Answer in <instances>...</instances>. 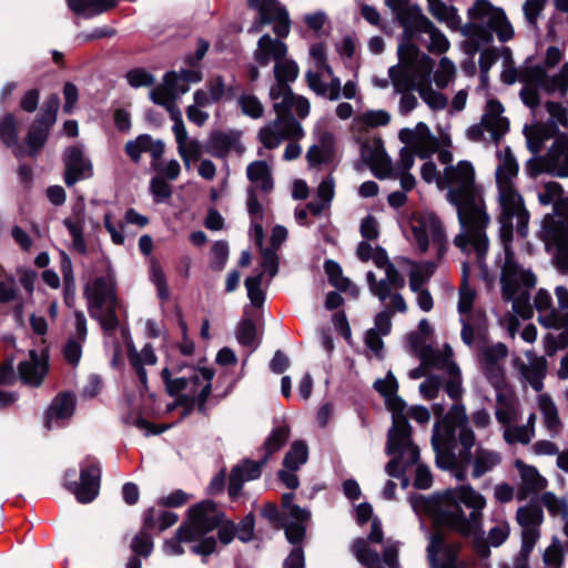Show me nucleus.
I'll return each instance as SVG.
<instances>
[{
    "label": "nucleus",
    "mask_w": 568,
    "mask_h": 568,
    "mask_svg": "<svg viewBox=\"0 0 568 568\" xmlns=\"http://www.w3.org/2000/svg\"><path fill=\"white\" fill-rule=\"evenodd\" d=\"M101 469L97 462L87 460L81 465L80 481H77V470L69 469L64 475V486L81 504L95 499L100 489Z\"/></svg>",
    "instance_id": "nucleus-17"
},
{
    "label": "nucleus",
    "mask_w": 568,
    "mask_h": 568,
    "mask_svg": "<svg viewBox=\"0 0 568 568\" xmlns=\"http://www.w3.org/2000/svg\"><path fill=\"white\" fill-rule=\"evenodd\" d=\"M497 407L495 410L496 419L504 427L517 423L520 419V408L518 400L507 388L495 389Z\"/></svg>",
    "instance_id": "nucleus-39"
},
{
    "label": "nucleus",
    "mask_w": 568,
    "mask_h": 568,
    "mask_svg": "<svg viewBox=\"0 0 568 568\" xmlns=\"http://www.w3.org/2000/svg\"><path fill=\"white\" fill-rule=\"evenodd\" d=\"M90 315H99L101 308L115 306V282L111 273L97 277L84 288Z\"/></svg>",
    "instance_id": "nucleus-25"
},
{
    "label": "nucleus",
    "mask_w": 568,
    "mask_h": 568,
    "mask_svg": "<svg viewBox=\"0 0 568 568\" xmlns=\"http://www.w3.org/2000/svg\"><path fill=\"white\" fill-rule=\"evenodd\" d=\"M516 467L519 470L526 491L538 493L546 488L547 480L539 474L536 467L526 465L520 460L516 462Z\"/></svg>",
    "instance_id": "nucleus-50"
},
{
    "label": "nucleus",
    "mask_w": 568,
    "mask_h": 568,
    "mask_svg": "<svg viewBox=\"0 0 568 568\" xmlns=\"http://www.w3.org/2000/svg\"><path fill=\"white\" fill-rule=\"evenodd\" d=\"M48 368L47 356L43 353L38 354L37 351L31 349L28 358L19 363L18 373L24 384L37 387L42 383Z\"/></svg>",
    "instance_id": "nucleus-35"
},
{
    "label": "nucleus",
    "mask_w": 568,
    "mask_h": 568,
    "mask_svg": "<svg viewBox=\"0 0 568 568\" xmlns=\"http://www.w3.org/2000/svg\"><path fill=\"white\" fill-rule=\"evenodd\" d=\"M476 293L468 285L467 280V264H464L463 267V282L459 287V301H458V312L460 314V318L463 316H471L470 311L475 301Z\"/></svg>",
    "instance_id": "nucleus-56"
},
{
    "label": "nucleus",
    "mask_w": 568,
    "mask_h": 568,
    "mask_svg": "<svg viewBox=\"0 0 568 568\" xmlns=\"http://www.w3.org/2000/svg\"><path fill=\"white\" fill-rule=\"evenodd\" d=\"M266 462L263 458L258 462L246 459L236 465L230 475L229 479V494L232 498L240 495L245 481L257 479L261 476L262 467Z\"/></svg>",
    "instance_id": "nucleus-37"
},
{
    "label": "nucleus",
    "mask_w": 568,
    "mask_h": 568,
    "mask_svg": "<svg viewBox=\"0 0 568 568\" xmlns=\"http://www.w3.org/2000/svg\"><path fill=\"white\" fill-rule=\"evenodd\" d=\"M290 434L291 429L287 425H278L272 429L261 448L263 462H267L274 453L285 445Z\"/></svg>",
    "instance_id": "nucleus-48"
},
{
    "label": "nucleus",
    "mask_w": 568,
    "mask_h": 568,
    "mask_svg": "<svg viewBox=\"0 0 568 568\" xmlns=\"http://www.w3.org/2000/svg\"><path fill=\"white\" fill-rule=\"evenodd\" d=\"M415 152L409 148H402L399 151V158L396 163H393L392 160L384 152H379L376 155L374 163V174L378 179H386V175L389 173H406L414 166L415 163Z\"/></svg>",
    "instance_id": "nucleus-34"
},
{
    "label": "nucleus",
    "mask_w": 568,
    "mask_h": 568,
    "mask_svg": "<svg viewBox=\"0 0 568 568\" xmlns=\"http://www.w3.org/2000/svg\"><path fill=\"white\" fill-rule=\"evenodd\" d=\"M476 435L463 404H454L448 413L434 424L432 447L439 468H454L460 462L470 467L473 479L494 471L503 462L500 452L476 446Z\"/></svg>",
    "instance_id": "nucleus-4"
},
{
    "label": "nucleus",
    "mask_w": 568,
    "mask_h": 568,
    "mask_svg": "<svg viewBox=\"0 0 568 568\" xmlns=\"http://www.w3.org/2000/svg\"><path fill=\"white\" fill-rule=\"evenodd\" d=\"M436 264L433 262L414 263L408 277L412 292L420 291L435 272Z\"/></svg>",
    "instance_id": "nucleus-51"
},
{
    "label": "nucleus",
    "mask_w": 568,
    "mask_h": 568,
    "mask_svg": "<svg viewBox=\"0 0 568 568\" xmlns=\"http://www.w3.org/2000/svg\"><path fill=\"white\" fill-rule=\"evenodd\" d=\"M496 156L495 180L499 209L497 222L504 248V254L497 257L496 264L499 267L501 297L506 302H511L513 311L518 316L530 318V291L537 285V275L530 267L519 263L511 248L515 233L521 239L528 236L530 213L518 190L519 165L510 148L498 150Z\"/></svg>",
    "instance_id": "nucleus-1"
},
{
    "label": "nucleus",
    "mask_w": 568,
    "mask_h": 568,
    "mask_svg": "<svg viewBox=\"0 0 568 568\" xmlns=\"http://www.w3.org/2000/svg\"><path fill=\"white\" fill-rule=\"evenodd\" d=\"M298 65L294 60L287 57L281 59L273 68L275 83L288 84L295 81L298 77Z\"/></svg>",
    "instance_id": "nucleus-55"
},
{
    "label": "nucleus",
    "mask_w": 568,
    "mask_h": 568,
    "mask_svg": "<svg viewBox=\"0 0 568 568\" xmlns=\"http://www.w3.org/2000/svg\"><path fill=\"white\" fill-rule=\"evenodd\" d=\"M564 59V51L555 45L547 48L542 61L535 63L527 59L520 68H508L503 71L501 79L507 84L521 82L523 102L531 109L534 115L538 113L540 104L539 91L546 94L565 97L568 92V62L561 64L556 73L551 70Z\"/></svg>",
    "instance_id": "nucleus-6"
},
{
    "label": "nucleus",
    "mask_w": 568,
    "mask_h": 568,
    "mask_svg": "<svg viewBox=\"0 0 568 568\" xmlns=\"http://www.w3.org/2000/svg\"><path fill=\"white\" fill-rule=\"evenodd\" d=\"M190 87L176 71L165 73L163 82L150 91V99L159 105H170L175 99L186 93Z\"/></svg>",
    "instance_id": "nucleus-32"
},
{
    "label": "nucleus",
    "mask_w": 568,
    "mask_h": 568,
    "mask_svg": "<svg viewBox=\"0 0 568 568\" xmlns=\"http://www.w3.org/2000/svg\"><path fill=\"white\" fill-rule=\"evenodd\" d=\"M545 109L548 113L546 122H539L525 128L524 133L528 149L537 154L545 141L554 139L545 155L530 159L527 170L530 175L541 172L557 178H568V113L559 102H547Z\"/></svg>",
    "instance_id": "nucleus-5"
},
{
    "label": "nucleus",
    "mask_w": 568,
    "mask_h": 568,
    "mask_svg": "<svg viewBox=\"0 0 568 568\" xmlns=\"http://www.w3.org/2000/svg\"><path fill=\"white\" fill-rule=\"evenodd\" d=\"M503 113L504 106L499 101L488 100L480 122L467 129V138L475 142L498 143L509 130V121Z\"/></svg>",
    "instance_id": "nucleus-15"
},
{
    "label": "nucleus",
    "mask_w": 568,
    "mask_h": 568,
    "mask_svg": "<svg viewBox=\"0 0 568 568\" xmlns=\"http://www.w3.org/2000/svg\"><path fill=\"white\" fill-rule=\"evenodd\" d=\"M390 115L384 110H369L357 115L353 120V126L357 130L377 128L388 124Z\"/></svg>",
    "instance_id": "nucleus-52"
},
{
    "label": "nucleus",
    "mask_w": 568,
    "mask_h": 568,
    "mask_svg": "<svg viewBox=\"0 0 568 568\" xmlns=\"http://www.w3.org/2000/svg\"><path fill=\"white\" fill-rule=\"evenodd\" d=\"M487 500L470 484L448 488L430 497H419L413 501L415 510L427 513L438 527H443L462 537H473L477 554L486 558L489 547L501 546L509 537L507 520L500 519L489 528L484 539L483 511Z\"/></svg>",
    "instance_id": "nucleus-2"
},
{
    "label": "nucleus",
    "mask_w": 568,
    "mask_h": 568,
    "mask_svg": "<svg viewBox=\"0 0 568 568\" xmlns=\"http://www.w3.org/2000/svg\"><path fill=\"white\" fill-rule=\"evenodd\" d=\"M548 2L549 0H525L523 3V12L529 27L537 28L538 21L542 17Z\"/></svg>",
    "instance_id": "nucleus-62"
},
{
    "label": "nucleus",
    "mask_w": 568,
    "mask_h": 568,
    "mask_svg": "<svg viewBox=\"0 0 568 568\" xmlns=\"http://www.w3.org/2000/svg\"><path fill=\"white\" fill-rule=\"evenodd\" d=\"M248 7L257 11L262 23H273L277 37L285 38L291 30L288 12L277 0H247Z\"/></svg>",
    "instance_id": "nucleus-26"
},
{
    "label": "nucleus",
    "mask_w": 568,
    "mask_h": 568,
    "mask_svg": "<svg viewBox=\"0 0 568 568\" xmlns=\"http://www.w3.org/2000/svg\"><path fill=\"white\" fill-rule=\"evenodd\" d=\"M409 341L414 352L422 362L419 367L409 371L408 375L412 379L423 377L425 375L426 367L445 368L449 365L453 356V349L448 344H445L444 352H439L429 345H425L418 334H413L409 337Z\"/></svg>",
    "instance_id": "nucleus-21"
},
{
    "label": "nucleus",
    "mask_w": 568,
    "mask_h": 568,
    "mask_svg": "<svg viewBox=\"0 0 568 568\" xmlns=\"http://www.w3.org/2000/svg\"><path fill=\"white\" fill-rule=\"evenodd\" d=\"M439 185L447 187V200L455 206L459 222V233L454 237V245L464 254L474 256L487 278L486 256L489 250L487 227L490 215L481 189L475 183V171L470 162L459 161L447 166L439 180Z\"/></svg>",
    "instance_id": "nucleus-3"
},
{
    "label": "nucleus",
    "mask_w": 568,
    "mask_h": 568,
    "mask_svg": "<svg viewBox=\"0 0 568 568\" xmlns=\"http://www.w3.org/2000/svg\"><path fill=\"white\" fill-rule=\"evenodd\" d=\"M534 307L538 312V323L546 328H568V312L554 307L552 296L546 288H539L534 296Z\"/></svg>",
    "instance_id": "nucleus-29"
},
{
    "label": "nucleus",
    "mask_w": 568,
    "mask_h": 568,
    "mask_svg": "<svg viewBox=\"0 0 568 568\" xmlns=\"http://www.w3.org/2000/svg\"><path fill=\"white\" fill-rule=\"evenodd\" d=\"M150 281L156 287L158 297L166 302L170 298V291L163 268L158 261H153L150 266Z\"/></svg>",
    "instance_id": "nucleus-59"
},
{
    "label": "nucleus",
    "mask_w": 568,
    "mask_h": 568,
    "mask_svg": "<svg viewBox=\"0 0 568 568\" xmlns=\"http://www.w3.org/2000/svg\"><path fill=\"white\" fill-rule=\"evenodd\" d=\"M390 272L381 280H376L373 272L366 274L369 292L379 300L384 307H389L398 313H406L408 305L399 293L405 286V277L396 267H388Z\"/></svg>",
    "instance_id": "nucleus-14"
},
{
    "label": "nucleus",
    "mask_w": 568,
    "mask_h": 568,
    "mask_svg": "<svg viewBox=\"0 0 568 568\" xmlns=\"http://www.w3.org/2000/svg\"><path fill=\"white\" fill-rule=\"evenodd\" d=\"M260 142L268 150L277 148L284 140H298L304 136L301 123L294 116L276 115L257 133Z\"/></svg>",
    "instance_id": "nucleus-19"
},
{
    "label": "nucleus",
    "mask_w": 568,
    "mask_h": 568,
    "mask_svg": "<svg viewBox=\"0 0 568 568\" xmlns=\"http://www.w3.org/2000/svg\"><path fill=\"white\" fill-rule=\"evenodd\" d=\"M118 3V0H67L68 8L84 19L100 16Z\"/></svg>",
    "instance_id": "nucleus-42"
},
{
    "label": "nucleus",
    "mask_w": 568,
    "mask_h": 568,
    "mask_svg": "<svg viewBox=\"0 0 568 568\" xmlns=\"http://www.w3.org/2000/svg\"><path fill=\"white\" fill-rule=\"evenodd\" d=\"M178 518L179 516L173 511H158L154 508H149L143 515V527L148 530L158 528L162 531L173 526L178 521Z\"/></svg>",
    "instance_id": "nucleus-49"
},
{
    "label": "nucleus",
    "mask_w": 568,
    "mask_h": 568,
    "mask_svg": "<svg viewBox=\"0 0 568 568\" xmlns=\"http://www.w3.org/2000/svg\"><path fill=\"white\" fill-rule=\"evenodd\" d=\"M369 544L364 538H357L351 546V552L366 568H385L381 561L379 554L372 549Z\"/></svg>",
    "instance_id": "nucleus-45"
},
{
    "label": "nucleus",
    "mask_w": 568,
    "mask_h": 568,
    "mask_svg": "<svg viewBox=\"0 0 568 568\" xmlns=\"http://www.w3.org/2000/svg\"><path fill=\"white\" fill-rule=\"evenodd\" d=\"M462 323V339L463 342L471 347L476 339L484 337V328L479 323H475L473 316H463Z\"/></svg>",
    "instance_id": "nucleus-61"
},
{
    "label": "nucleus",
    "mask_w": 568,
    "mask_h": 568,
    "mask_svg": "<svg viewBox=\"0 0 568 568\" xmlns=\"http://www.w3.org/2000/svg\"><path fill=\"white\" fill-rule=\"evenodd\" d=\"M516 519L521 527V552L530 554L540 537L539 526L544 520L540 505L530 503L519 507Z\"/></svg>",
    "instance_id": "nucleus-23"
},
{
    "label": "nucleus",
    "mask_w": 568,
    "mask_h": 568,
    "mask_svg": "<svg viewBox=\"0 0 568 568\" xmlns=\"http://www.w3.org/2000/svg\"><path fill=\"white\" fill-rule=\"evenodd\" d=\"M263 281V272H258L254 276H248L245 278L244 284L247 290V296L253 306L260 307L263 305L265 301V294L261 288Z\"/></svg>",
    "instance_id": "nucleus-63"
},
{
    "label": "nucleus",
    "mask_w": 568,
    "mask_h": 568,
    "mask_svg": "<svg viewBox=\"0 0 568 568\" xmlns=\"http://www.w3.org/2000/svg\"><path fill=\"white\" fill-rule=\"evenodd\" d=\"M456 67L453 61L444 57L439 60L437 69L434 71V82L438 89L447 88L456 78Z\"/></svg>",
    "instance_id": "nucleus-57"
},
{
    "label": "nucleus",
    "mask_w": 568,
    "mask_h": 568,
    "mask_svg": "<svg viewBox=\"0 0 568 568\" xmlns=\"http://www.w3.org/2000/svg\"><path fill=\"white\" fill-rule=\"evenodd\" d=\"M307 458L308 447L306 443L304 440H295L284 457L283 466L288 470H297L307 462Z\"/></svg>",
    "instance_id": "nucleus-54"
},
{
    "label": "nucleus",
    "mask_w": 568,
    "mask_h": 568,
    "mask_svg": "<svg viewBox=\"0 0 568 568\" xmlns=\"http://www.w3.org/2000/svg\"><path fill=\"white\" fill-rule=\"evenodd\" d=\"M386 4L403 27V39L399 44L425 43L432 53H444L449 49L446 36L423 13L418 6L408 4V0H386Z\"/></svg>",
    "instance_id": "nucleus-10"
},
{
    "label": "nucleus",
    "mask_w": 568,
    "mask_h": 568,
    "mask_svg": "<svg viewBox=\"0 0 568 568\" xmlns=\"http://www.w3.org/2000/svg\"><path fill=\"white\" fill-rule=\"evenodd\" d=\"M428 11L436 20L445 23L450 30H462V19L457 13L456 8L447 6L442 0H436L428 3Z\"/></svg>",
    "instance_id": "nucleus-47"
},
{
    "label": "nucleus",
    "mask_w": 568,
    "mask_h": 568,
    "mask_svg": "<svg viewBox=\"0 0 568 568\" xmlns=\"http://www.w3.org/2000/svg\"><path fill=\"white\" fill-rule=\"evenodd\" d=\"M508 353L507 345L501 342L484 344L478 348L480 372L494 389L507 388L505 361Z\"/></svg>",
    "instance_id": "nucleus-16"
},
{
    "label": "nucleus",
    "mask_w": 568,
    "mask_h": 568,
    "mask_svg": "<svg viewBox=\"0 0 568 568\" xmlns=\"http://www.w3.org/2000/svg\"><path fill=\"white\" fill-rule=\"evenodd\" d=\"M75 396L69 392L59 393L51 402L44 416V427L50 430L62 427L73 416Z\"/></svg>",
    "instance_id": "nucleus-33"
},
{
    "label": "nucleus",
    "mask_w": 568,
    "mask_h": 568,
    "mask_svg": "<svg viewBox=\"0 0 568 568\" xmlns=\"http://www.w3.org/2000/svg\"><path fill=\"white\" fill-rule=\"evenodd\" d=\"M268 97L276 115L293 116L292 112L294 111L300 119H304L310 113V101L302 95L294 94L290 84H272Z\"/></svg>",
    "instance_id": "nucleus-20"
},
{
    "label": "nucleus",
    "mask_w": 568,
    "mask_h": 568,
    "mask_svg": "<svg viewBox=\"0 0 568 568\" xmlns=\"http://www.w3.org/2000/svg\"><path fill=\"white\" fill-rule=\"evenodd\" d=\"M413 239L420 253H425L432 240L439 246H445L446 232L439 217L433 212L414 213L409 221Z\"/></svg>",
    "instance_id": "nucleus-18"
},
{
    "label": "nucleus",
    "mask_w": 568,
    "mask_h": 568,
    "mask_svg": "<svg viewBox=\"0 0 568 568\" xmlns=\"http://www.w3.org/2000/svg\"><path fill=\"white\" fill-rule=\"evenodd\" d=\"M537 199L541 205H552V212L546 214L541 222V227L546 221L552 217L556 226L568 223V196H566L562 186L555 181L546 182L537 187Z\"/></svg>",
    "instance_id": "nucleus-22"
},
{
    "label": "nucleus",
    "mask_w": 568,
    "mask_h": 568,
    "mask_svg": "<svg viewBox=\"0 0 568 568\" xmlns=\"http://www.w3.org/2000/svg\"><path fill=\"white\" fill-rule=\"evenodd\" d=\"M374 388L385 398L389 409L393 412V426L387 434L386 454L392 459L386 464L387 475L398 476L402 471L399 462L414 463L418 457V447L412 439V427L406 419L404 400L397 396L398 384L395 376L388 373L385 378L377 379Z\"/></svg>",
    "instance_id": "nucleus-8"
},
{
    "label": "nucleus",
    "mask_w": 568,
    "mask_h": 568,
    "mask_svg": "<svg viewBox=\"0 0 568 568\" xmlns=\"http://www.w3.org/2000/svg\"><path fill=\"white\" fill-rule=\"evenodd\" d=\"M310 57L314 68L305 74L310 89L320 97L337 101L341 98V79L327 63L324 45L314 43L310 49Z\"/></svg>",
    "instance_id": "nucleus-13"
},
{
    "label": "nucleus",
    "mask_w": 568,
    "mask_h": 568,
    "mask_svg": "<svg viewBox=\"0 0 568 568\" xmlns=\"http://www.w3.org/2000/svg\"><path fill=\"white\" fill-rule=\"evenodd\" d=\"M241 138V132L235 130L213 131L205 143V151L219 159H225L231 153L241 155L245 151Z\"/></svg>",
    "instance_id": "nucleus-30"
},
{
    "label": "nucleus",
    "mask_w": 568,
    "mask_h": 568,
    "mask_svg": "<svg viewBox=\"0 0 568 568\" xmlns=\"http://www.w3.org/2000/svg\"><path fill=\"white\" fill-rule=\"evenodd\" d=\"M0 140L8 148L13 149L16 158L21 159L24 151L18 145V125L13 114L6 113L0 118Z\"/></svg>",
    "instance_id": "nucleus-44"
},
{
    "label": "nucleus",
    "mask_w": 568,
    "mask_h": 568,
    "mask_svg": "<svg viewBox=\"0 0 568 568\" xmlns=\"http://www.w3.org/2000/svg\"><path fill=\"white\" fill-rule=\"evenodd\" d=\"M399 140L422 159L430 156L438 146L427 124L418 122L415 128H405L399 131Z\"/></svg>",
    "instance_id": "nucleus-28"
},
{
    "label": "nucleus",
    "mask_w": 568,
    "mask_h": 568,
    "mask_svg": "<svg viewBox=\"0 0 568 568\" xmlns=\"http://www.w3.org/2000/svg\"><path fill=\"white\" fill-rule=\"evenodd\" d=\"M205 89L209 91L211 100L215 103L230 101L235 97L234 87L232 84H226L221 75L211 78L206 82Z\"/></svg>",
    "instance_id": "nucleus-53"
},
{
    "label": "nucleus",
    "mask_w": 568,
    "mask_h": 568,
    "mask_svg": "<svg viewBox=\"0 0 568 568\" xmlns=\"http://www.w3.org/2000/svg\"><path fill=\"white\" fill-rule=\"evenodd\" d=\"M51 126L39 119L33 121L26 136L29 155L36 156L40 152L47 142Z\"/></svg>",
    "instance_id": "nucleus-46"
},
{
    "label": "nucleus",
    "mask_w": 568,
    "mask_h": 568,
    "mask_svg": "<svg viewBox=\"0 0 568 568\" xmlns=\"http://www.w3.org/2000/svg\"><path fill=\"white\" fill-rule=\"evenodd\" d=\"M457 544H448L442 532H435L429 537L427 557L430 568H464L458 562Z\"/></svg>",
    "instance_id": "nucleus-27"
},
{
    "label": "nucleus",
    "mask_w": 568,
    "mask_h": 568,
    "mask_svg": "<svg viewBox=\"0 0 568 568\" xmlns=\"http://www.w3.org/2000/svg\"><path fill=\"white\" fill-rule=\"evenodd\" d=\"M532 432L524 425H508L504 427L503 437L509 445L523 444L527 445L534 438Z\"/></svg>",
    "instance_id": "nucleus-58"
},
{
    "label": "nucleus",
    "mask_w": 568,
    "mask_h": 568,
    "mask_svg": "<svg viewBox=\"0 0 568 568\" xmlns=\"http://www.w3.org/2000/svg\"><path fill=\"white\" fill-rule=\"evenodd\" d=\"M398 63L388 69V77L396 91L416 89L420 99L434 111L444 110L447 98L433 89L434 60L415 43L398 44Z\"/></svg>",
    "instance_id": "nucleus-7"
},
{
    "label": "nucleus",
    "mask_w": 568,
    "mask_h": 568,
    "mask_svg": "<svg viewBox=\"0 0 568 568\" xmlns=\"http://www.w3.org/2000/svg\"><path fill=\"white\" fill-rule=\"evenodd\" d=\"M525 356L528 363H525L517 355L513 356V368L523 385L528 384L535 392H541L544 378L547 374V361L544 356H536L534 351H526Z\"/></svg>",
    "instance_id": "nucleus-24"
},
{
    "label": "nucleus",
    "mask_w": 568,
    "mask_h": 568,
    "mask_svg": "<svg viewBox=\"0 0 568 568\" xmlns=\"http://www.w3.org/2000/svg\"><path fill=\"white\" fill-rule=\"evenodd\" d=\"M128 357L140 382L146 385L148 375L144 365H155L158 357L151 344H145L139 352L132 343L128 344Z\"/></svg>",
    "instance_id": "nucleus-41"
},
{
    "label": "nucleus",
    "mask_w": 568,
    "mask_h": 568,
    "mask_svg": "<svg viewBox=\"0 0 568 568\" xmlns=\"http://www.w3.org/2000/svg\"><path fill=\"white\" fill-rule=\"evenodd\" d=\"M246 176L251 185L246 190L254 193L270 194L274 189V180L271 168L264 161H254L246 168Z\"/></svg>",
    "instance_id": "nucleus-40"
},
{
    "label": "nucleus",
    "mask_w": 568,
    "mask_h": 568,
    "mask_svg": "<svg viewBox=\"0 0 568 568\" xmlns=\"http://www.w3.org/2000/svg\"><path fill=\"white\" fill-rule=\"evenodd\" d=\"M161 377L166 392L178 398V403L186 408V414L195 407L202 414L206 413L214 377L211 368L175 364L164 367Z\"/></svg>",
    "instance_id": "nucleus-9"
},
{
    "label": "nucleus",
    "mask_w": 568,
    "mask_h": 568,
    "mask_svg": "<svg viewBox=\"0 0 568 568\" xmlns=\"http://www.w3.org/2000/svg\"><path fill=\"white\" fill-rule=\"evenodd\" d=\"M539 412L542 416L544 426L551 437L559 434L562 424L559 418L558 408L549 395L542 394L537 400Z\"/></svg>",
    "instance_id": "nucleus-43"
},
{
    "label": "nucleus",
    "mask_w": 568,
    "mask_h": 568,
    "mask_svg": "<svg viewBox=\"0 0 568 568\" xmlns=\"http://www.w3.org/2000/svg\"><path fill=\"white\" fill-rule=\"evenodd\" d=\"M236 339L246 347L255 348L256 343V327L251 318H243L236 326Z\"/></svg>",
    "instance_id": "nucleus-60"
},
{
    "label": "nucleus",
    "mask_w": 568,
    "mask_h": 568,
    "mask_svg": "<svg viewBox=\"0 0 568 568\" xmlns=\"http://www.w3.org/2000/svg\"><path fill=\"white\" fill-rule=\"evenodd\" d=\"M294 494L287 493L282 496V506L287 517L297 521H307L311 518V511L307 508H301L293 503Z\"/></svg>",
    "instance_id": "nucleus-64"
},
{
    "label": "nucleus",
    "mask_w": 568,
    "mask_h": 568,
    "mask_svg": "<svg viewBox=\"0 0 568 568\" xmlns=\"http://www.w3.org/2000/svg\"><path fill=\"white\" fill-rule=\"evenodd\" d=\"M64 182L71 187L77 182L92 176V163L88 159L82 149L79 146H71L64 152Z\"/></svg>",
    "instance_id": "nucleus-31"
},
{
    "label": "nucleus",
    "mask_w": 568,
    "mask_h": 568,
    "mask_svg": "<svg viewBox=\"0 0 568 568\" xmlns=\"http://www.w3.org/2000/svg\"><path fill=\"white\" fill-rule=\"evenodd\" d=\"M280 38L263 34L258 39L256 49L253 52L254 60L258 65L266 67L271 62L275 64L287 55V47Z\"/></svg>",
    "instance_id": "nucleus-36"
},
{
    "label": "nucleus",
    "mask_w": 568,
    "mask_h": 568,
    "mask_svg": "<svg viewBox=\"0 0 568 568\" xmlns=\"http://www.w3.org/2000/svg\"><path fill=\"white\" fill-rule=\"evenodd\" d=\"M63 225L72 237V247L80 254H85L87 243L83 236L85 225V204L81 199L72 207V214L63 220Z\"/></svg>",
    "instance_id": "nucleus-38"
},
{
    "label": "nucleus",
    "mask_w": 568,
    "mask_h": 568,
    "mask_svg": "<svg viewBox=\"0 0 568 568\" xmlns=\"http://www.w3.org/2000/svg\"><path fill=\"white\" fill-rule=\"evenodd\" d=\"M462 33L479 50L493 41L494 34L500 42L510 40L514 28L501 8L488 0H477L468 9V22L462 27Z\"/></svg>",
    "instance_id": "nucleus-11"
},
{
    "label": "nucleus",
    "mask_w": 568,
    "mask_h": 568,
    "mask_svg": "<svg viewBox=\"0 0 568 568\" xmlns=\"http://www.w3.org/2000/svg\"><path fill=\"white\" fill-rule=\"evenodd\" d=\"M223 513L212 500H202L187 510V520L182 524L186 526L190 535L186 539H196L197 544L191 547L193 554L209 556L216 549V540L213 536H206L221 523Z\"/></svg>",
    "instance_id": "nucleus-12"
}]
</instances>
